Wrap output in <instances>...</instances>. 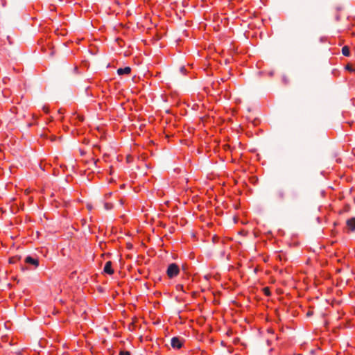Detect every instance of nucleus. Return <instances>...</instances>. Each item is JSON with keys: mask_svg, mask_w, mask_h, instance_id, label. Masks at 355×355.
I'll return each mask as SVG.
<instances>
[{"mask_svg": "<svg viewBox=\"0 0 355 355\" xmlns=\"http://www.w3.org/2000/svg\"><path fill=\"white\" fill-rule=\"evenodd\" d=\"M25 263L28 264L33 265L35 268L39 265V261L37 259L33 258L31 256H28L25 258Z\"/></svg>", "mask_w": 355, "mask_h": 355, "instance_id": "obj_4", "label": "nucleus"}, {"mask_svg": "<svg viewBox=\"0 0 355 355\" xmlns=\"http://www.w3.org/2000/svg\"><path fill=\"white\" fill-rule=\"evenodd\" d=\"M104 272L108 274V275H113L114 271L112 269V263L110 261H108L105 263L104 268H103Z\"/></svg>", "mask_w": 355, "mask_h": 355, "instance_id": "obj_3", "label": "nucleus"}, {"mask_svg": "<svg viewBox=\"0 0 355 355\" xmlns=\"http://www.w3.org/2000/svg\"><path fill=\"white\" fill-rule=\"evenodd\" d=\"M342 53L345 56H349V55H350L349 48L347 46H343L342 49Z\"/></svg>", "mask_w": 355, "mask_h": 355, "instance_id": "obj_8", "label": "nucleus"}, {"mask_svg": "<svg viewBox=\"0 0 355 355\" xmlns=\"http://www.w3.org/2000/svg\"><path fill=\"white\" fill-rule=\"evenodd\" d=\"M264 290H265L266 295H270L269 289L268 288H265Z\"/></svg>", "mask_w": 355, "mask_h": 355, "instance_id": "obj_14", "label": "nucleus"}, {"mask_svg": "<svg viewBox=\"0 0 355 355\" xmlns=\"http://www.w3.org/2000/svg\"><path fill=\"white\" fill-rule=\"evenodd\" d=\"M171 346L174 349H180L182 346V341L178 337H173L171 342Z\"/></svg>", "mask_w": 355, "mask_h": 355, "instance_id": "obj_2", "label": "nucleus"}, {"mask_svg": "<svg viewBox=\"0 0 355 355\" xmlns=\"http://www.w3.org/2000/svg\"><path fill=\"white\" fill-rule=\"evenodd\" d=\"M285 197V191L282 189H279L275 193V198L277 200H282Z\"/></svg>", "mask_w": 355, "mask_h": 355, "instance_id": "obj_6", "label": "nucleus"}, {"mask_svg": "<svg viewBox=\"0 0 355 355\" xmlns=\"http://www.w3.org/2000/svg\"><path fill=\"white\" fill-rule=\"evenodd\" d=\"M105 207L106 209H111V205L109 203H105Z\"/></svg>", "mask_w": 355, "mask_h": 355, "instance_id": "obj_13", "label": "nucleus"}, {"mask_svg": "<svg viewBox=\"0 0 355 355\" xmlns=\"http://www.w3.org/2000/svg\"><path fill=\"white\" fill-rule=\"evenodd\" d=\"M131 72V68L130 67H125L124 68H119L117 69V73L118 75L119 76H122V75H128L129 73H130Z\"/></svg>", "mask_w": 355, "mask_h": 355, "instance_id": "obj_5", "label": "nucleus"}, {"mask_svg": "<svg viewBox=\"0 0 355 355\" xmlns=\"http://www.w3.org/2000/svg\"><path fill=\"white\" fill-rule=\"evenodd\" d=\"M42 110L46 113V114H48L49 112V109L48 107V106L46 105H44L43 107H42Z\"/></svg>", "mask_w": 355, "mask_h": 355, "instance_id": "obj_11", "label": "nucleus"}, {"mask_svg": "<svg viewBox=\"0 0 355 355\" xmlns=\"http://www.w3.org/2000/svg\"><path fill=\"white\" fill-rule=\"evenodd\" d=\"M119 355H130V353L128 351H121Z\"/></svg>", "mask_w": 355, "mask_h": 355, "instance_id": "obj_12", "label": "nucleus"}, {"mask_svg": "<svg viewBox=\"0 0 355 355\" xmlns=\"http://www.w3.org/2000/svg\"><path fill=\"white\" fill-rule=\"evenodd\" d=\"M180 271L179 266L177 263H170L166 269V275L169 279H173L179 275Z\"/></svg>", "mask_w": 355, "mask_h": 355, "instance_id": "obj_1", "label": "nucleus"}, {"mask_svg": "<svg viewBox=\"0 0 355 355\" xmlns=\"http://www.w3.org/2000/svg\"><path fill=\"white\" fill-rule=\"evenodd\" d=\"M51 55H53V51H51Z\"/></svg>", "mask_w": 355, "mask_h": 355, "instance_id": "obj_15", "label": "nucleus"}, {"mask_svg": "<svg viewBox=\"0 0 355 355\" xmlns=\"http://www.w3.org/2000/svg\"><path fill=\"white\" fill-rule=\"evenodd\" d=\"M345 69L350 72H354L355 71L354 67L350 64L346 65Z\"/></svg>", "mask_w": 355, "mask_h": 355, "instance_id": "obj_10", "label": "nucleus"}, {"mask_svg": "<svg viewBox=\"0 0 355 355\" xmlns=\"http://www.w3.org/2000/svg\"><path fill=\"white\" fill-rule=\"evenodd\" d=\"M347 227L352 230H355V218H352L347 221Z\"/></svg>", "mask_w": 355, "mask_h": 355, "instance_id": "obj_7", "label": "nucleus"}, {"mask_svg": "<svg viewBox=\"0 0 355 355\" xmlns=\"http://www.w3.org/2000/svg\"><path fill=\"white\" fill-rule=\"evenodd\" d=\"M175 288H176V290H177L178 291H182V292H184V286H183V285H182V284H178V285H176Z\"/></svg>", "mask_w": 355, "mask_h": 355, "instance_id": "obj_9", "label": "nucleus"}]
</instances>
